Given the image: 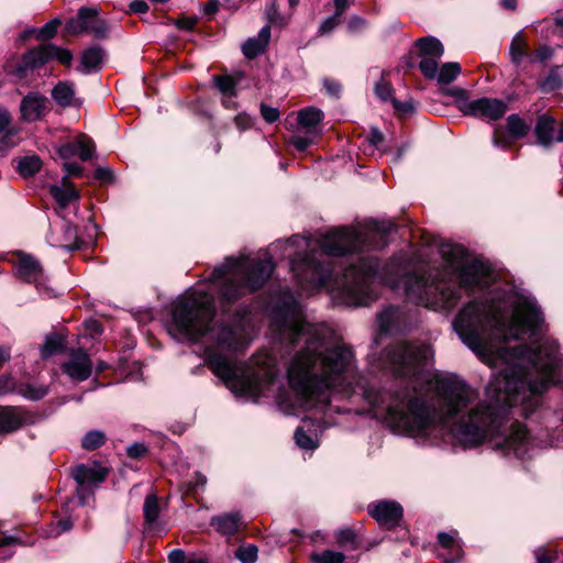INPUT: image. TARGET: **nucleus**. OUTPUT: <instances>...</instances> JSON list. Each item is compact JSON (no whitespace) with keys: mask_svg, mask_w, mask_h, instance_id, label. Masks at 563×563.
<instances>
[{"mask_svg":"<svg viewBox=\"0 0 563 563\" xmlns=\"http://www.w3.org/2000/svg\"><path fill=\"white\" fill-rule=\"evenodd\" d=\"M335 541L339 547L347 550H356L360 547L356 533L351 528L340 529L335 532Z\"/></svg>","mask_w":563,"mask_h":563,"instance_id":"nucleus-29","label":"nucleus"},{"mask_svg":"<svg viewBox=\"0 0 563 563\" xmlns=\"http://www.w3.org/2000/svg\"><path fill=\"white\" fill-rule=\"evenodd\" d=\"M64 169L66 172V175L63 177V184L64 185H67L68 183V177L69 176H82L84 174V168L81 165H79L78 163H75V162H65L64 163Z\"/></svg>","mask_w":563,"mask_h":563,"instance_id":"nucleus-51","label":"nucleus"},{"mask_svg":"<svg viewBox=\"0 0 563 563\" xmlns=\"http://www.w3.org/2000/svg\"><path fill=\"white\" fill-rule=\"evenodd\" d=\"M234 123L236 124L238 129L241 131H245L251 128L252 125V119L246 113H239L234 118Z\"/></svg>","mask_w":563,"mask_h":563,"instance_id":"nucleus-58","label":"nucleus"},{"mask_svg":"<svg viewBox=\"0 0 563 563\" xmlns=\"http://www.w3.org/2000/svg\"><path fill=\"white\" fill-rule=\"evenodd\" d=\"M32 421L31 413L20 407H0V434L13 432Z\"/></svg>","mask_w":563,"mask_h":563,"instance_id":"nucleus-14","label":"nucleus"},{"mask_svg":"<svg viewBox=\"0 0 563 563\" xmlns=\"http://www.w3.org/2000/svg\"><path fill=\"white\" fill-rule=\"evenodd\" d=\"M386 353L395 373L402 377L415 376L433 356L431 345L427 343L400 342L389 346Z\"/></svg>","mask_w":563,"mask_h":563,"instance_id":"nucleus-4","label":"nucleus"},{"mask_svg":"<svg viewBox=\"0 0 563 563\" xmlns=\"http://www.w3.org/2000/svg\"><path fill=\"white\" fill-rule=\"evenodd\" d=\"M169 563H186V554L181 549H174L168 554Z\"/></svg>","mask_w":563,"mask_h":563,"instance_id":"nucleus-62","label":"nucleus"},{"mask_svg":"<svg viewBox=\"0 0 563 563\" xmlns=\"http://www.w3.org/2000/svg\"><path fill=\"white\" fill-rule=\"evenodd\" d=\"M395 229L390 221H372L366 228H332L317 240L294 234L278 246H305L290 256L297 284L306 291L327 287L334 275V257L345 256L341 295L351 307L368 306L378 297L376 279L406 300L429 310L449 313L462 299V289L478 287L481 297L465 303L452 321L463 344L478 357L499 360L504 367L486 387L487 399L465 380L445 377L437 383V400L430 404L408 383L380 390L372 400L387 424L396 432L423 434L437 422L445 426L462 448H477L488 441L492 448H536L521 423L500 429L512 407L530 418L541 406L542 395L555 379L559 343L538 339L544 330V316L536 298L511 286L495 282L490 265L474 258L457 268L459 284L443 271L415 267L406 252L394 254L383 267L369 253L389 243Z\"/></svg>","mask_w":563,"mask_h":563,"instance_id":"nucleus-1","label":"nucleus"},{"mask_svg":"<svg viewBox=\"0 0 563 563\" xmlns=\"http://www.w3.org/2000/svg\"><path fill=\"white\" fill-rule=\"evenodd\" d=\"M368 22L366 19H364L363 16L361 15H352L350 16L349 21H347V31L352 34H355V33H358V32H362L363 30L366 29Z\"/></svg>","mask_w":563,"mask_h":563,"instance_id":"nucleus-49","label":"nucleus"},{"mask_svg":"<svg viewBox=\"0 0 563 563\" xmlns=\"http://www.w3.org/2000/svg\"><path fill=\"white\" fill-rule=\"evenodd\" d=\"M322 85L329 96L333 98L340 97L342 86L338 80L325 77L322 79Z\"/></svg>","mask_w":563,"mask_h":563,"instance_id":"nucleus-52","label":"nucleus"},{"mask_svg":"<svg viewBox=\"0 0 563 563\" xmlns=\"http://www.w3.org/2000/svg\"><path fill=\"white\" fill-rule=\"evenodd\" d=\"M216 87L225 96L234 97L235 93V81L230 76H214L213 77Z\"/></svg>","mask_w":563,"mask_h":563,"instance_id":"nucleus-43","label":"nucleus"},{"mask_svg":"<svg viewBox=\"0 0 563 563\" xmlns=\"http://www.w3.org/2000/svg\"><path fill=\"white\" fill-rule=\"evenodd\" d=\"M15 274L23 282L34 284L40 294L47 290L43 282L44 273L42 265L34 256L18 252Z\"/></svg>","mask_w":563,"mask_h":563,"instance_id":"nucleus-9","label":"nucleus"},{"mask_svg":"<svg viewBox=\"0 0 563 563\" xmlns=\"http://www.w3.org/2000/svg\"><path fill=\"white\" fill-rule=\"evenodd\" d=\"M324 118L321 109L316 107H306L298 111L297 121L300 128L312 133L320 134L319 124Z\"/></svg>","mask_w":563,"mask_h":563,"instance_id":"nucleus-21","label":"nucleus"},{"mask_svg":"<svg viewBox=\"0 0 563 563\" xmlns=\"http://www.w3.org/2000/svg\"><path fill=\"white\" fill-rule=\"evenodd\" d=\"M260 112L264 121L267 123H275L280 117L278 108L267 106L266 103H261Z\"/></svg>","mask_w":563,"mask_h":563,"instance_id":"nucleus-47","label":"nucleus"},{"mask_svg":"<svg viewBox=\"0 0 563 563\" xmlns=\"http://www.w3.org/2000/svg\"><path fill=\"white\" fill-rule=\"evenodd\" d=\"M143 515L147 525L151 526L156 522L159 515V505L155 495H150L145 498L143 505Z\"/></svg>","mask_w":563,"mask_h":563,"instance_id":"nucleus-34","label":"nucleus"},{"mask_svg":"<svg viewBox=\"0 0 563 563\" xmlns=\"http://www.w3.org/2000/svg\"><path fill=\"white\" fill-rule=\"evenodd\" d=\"M368 512L382 526L394 528L402 518V507L395 500H380L368 505Z\"/></svg>","mask_w":563,"mask_h":563,"instance_id":"nucleus-11","label":"nucleus"},{"mask_svg":"<svg viewBox=\"0 0 563 563\" xmlns=\"http://www.w3.org/2000/svg\"><path fill=\"white\" fill-rule=\"evenodd\" d=\"M507 109L508 106L504 100L487 97L474 99L470 102H463V104H460V110L464 114L490 121H496L503 118Z\"/></svg>","mask_w":563,"mask_h":563,"instance_id":"nucleus-7","label":"nucleus"},{"mask_svg":"<svg viewBox=\"0 0 563 563\" xmlns=\"http://www.w3.org/2000/svg\"><path fill=\"white\" fill-rule=\"evenodd\" d=\"M16 544H22V541L18 537L4 536L0 539V562L13 556L14 551L12 547Z\"/></svg>","mask_w":563,"mask_h":563,"instance_id":"nucleus-40","label":"nucleus"},{"mask_svg":"<svg viewBox=\"0 0 563 563\" xmlns=\"http://www.w3.org/2000/svg\"><path fill=\"white\" fill-rule=\"evenodd\" d=\"M394 88L388 81L379 80L375 84V95L384 102L391 101Z\"/></svg>","mask_w":563,"mask_h":563,"instance_id":"nucleus-45","label":"nucleus"},{"mask_svg":"<svg viewBox=\"0 0 563 563\" xmlns=\"http://www.w3.org/2000/svg\"><path fill=\"white\" fill-rule=\"evenodd\" d=\"M391 103L397 111L402 113H411L415 110L413 103L411 100L408 101H399L395 98L391 99Z\"/></svg>","mask_w":563,"mask_h":563,"instance_id":"nucleus-57","label":"nucleus"},{"mask_svg":"<svg viewBox=\"0 0 563 563\" xmlns=\"http://www.w3.org/2000/svg\"><path fill=\"white\" fill-rule=\"evenodd\" d=\"M416 45L421 57L441 58L444 54L443 44L433 36L421 37Z\"/></svg>","mask_w":563,"mask_h":563,"instance_id":"nucleus-22","label":"nucleus"},{"mask_svg":"<svg viewBox=\"0 0 563 563\" xmlns=\"http://www.w3.org/2000/svg\"><path fill=\"white\" fill-rule=\"evenodd\" d=\"M446 95L455 98L457 101L461 102V104H463V102L471 101L467 98V91L460 87H453V88L448 89Z\"/></svg>","mask_w":563,"mask_h":563,"instance_id":"nucleus-55","label":"nucleus"},{"mask_svg":"<svg viewBox=\"0 0 563 563\" xmlns=\"http://www.w3.org/2000/svg\"><path fill=\"white\" fill-rule=\"evenodd\" d=\"M510 59L512 64L519 66L525 58H528L527 43L521 33H517L511 40L509 47Z\"/></svg>","mask_w":563,"mask_h":563,"instance_id":"nucleus-26","label":"nucleus"},{"mask_svg":"<svg viewBox=\"0 0 563 563\" xmlns=\"http://www.w3.org/2000/svg\"><path fill=\"white\" fill-rule=\"evenodd\" d=\"M313 563H344L345 555L342 552L324 550L311 555Z\"/></svg>","mask_w":563,"mask_h":563,"instance_id":"nucleus-38","label":"nucleus"},{"mask_svg":"<svg viewBox=\"0 0 563 563\" xmlns=\"http://www.w3.org/2000/svg\"><path fill=\"white\" fill-rule=\"evenodd\" d=\"M93 152L95 144L86 135L77 137L76 140L62 144L57 147V153L64 161L78 156L82 162H87L93 156Z\"/></svg>","mask_w":563,"mask_h":563,"instance_id":"nucleus-15","label":"nucleus"},{"mask_svg":"<svg viewBox=\"0 0 563 563\" xmlns=\"http://www.w3.org/2000/svg\"><path fill=\"white\" fill-rule=\"evenodd\" d=\"M257 547L254 544L241 545L235 551V558L241 563H255L257 560Z\"/></svg>","mask_w":563,"mask_h":563,"instance_id":"nucleus-42","label":"nucleus"},{"mask_svg":"<svg viewBox=\"0 0 563 563\" xmlns=\"http://www.w3.org/2000/svg\"><path fill=\"white\" fill-rule=\"evenodd\" d=\"M108 470L97 462L92 465L78 464L71 471L76 482V495L80 506H85L95 494V489L106 481Z\"/></svg>","mask_w":563,"mask_h":563,"instance_id":"nucleus-6","label":"nucleus"},{"mask_svg":"<svg viewBox=\"0 0 563 563\" xmlns=\"http://www.w3.org/2000/svg\"><path fill=\"white\" fill-rule=\"evenodd\" d=\"M319 133H312L311 131H305L303 134L296 133L291 136L290 143L299 152H305L309 146L312 145Z\"/></svg>","mask_w":563,"mask_h":563,"instance_id":"nucleus-37","label":"nucleus"},{"mask_svg":"<svg viewBox=\"0 0 563 563\" xmlns=\"http://www.w3.org/2000/svg\"><path fill=\"white\" fill-rule=\"evenodd\" d=\"M269 258L228 256L209 276L210 286H199L172 308L167 332L178 342L201 344L212 373L221 378L235 397L256 400L261 383L243 362H234L213 351L238 352L245 346L250 306L241 298L261 289L271 278Z\"/></svg>","mask_w":563,"mask_h":563,"instance_id":"nucleus-2","label":"nucleus"},{"mask_svg":"<svg viewBox=\"0 0 563 563\" xmlns=\"http://www.w3.org/2000/svg\"><path fill=\"white\" fill-rule=\"evenodd\" d=\"M89 32H92L97 38H106L109 35V25L104 20L95 18Z\"/></svg>","mask_w":563,"mask_h":563,"instance_id":"nucleus-48","label":"nucleus"},{"mask_svg":"<svg viewBox=\"0 0 563 563\" xmlns=\"http://www.w3.org/2000/svg\"><path fill=\"white\" fill-rule=\"evenodd\" d=\"M367 141L374 147L379 148V146L382 145V143L384 141V134L380 132V130L378 128L373 126V128H371V130L368 132Z\"/></svg>","mask_w":563,"mask_h":563,"instance_id":"nucleus-54","label":"nucleus"},{"mask_svg":"<svg viewBox=\"0 0 563 563\" xmlns=\"http://www.w3.org/2000/svg\"><path fill=\"white\" fill-rule=\"evenodd\" d=\"M62 369L70 379L84 382L91 375L92 362L82 349L73 350L69 360L63 364Z\"/></svg>","mask_w":563,"mask_h":563,"instance_id":"nucleus-10","label":"nucleus"},{"mask_svg":"<svg viewBox=\"0 0 563 563\" xmlns=\"http://www.w3.org/2000/svg\"><path fill=\"white\" fill-rule=\"evenodd\" d=\"M241 525L242 516L240 512H225L213 516L210 519V526L213 527L217 532L225 537L235 534Z\"/></svg>","mask_w":563,"mask_h":563,"instance_id":"nucleus-17","label":"nucleus"},{"mask_svg":"<svg viewBox=\"0 0 563 563\" xmlns=\"http://www.w3.org/2000/svg\"><path fill=\"white\" fill-rule=\"evenodd\" d=\"M16 389V382L11 374L0 376V396L12 393Z\"/></svg>","mask_w":563,"mask_h":563,"instance_id":"nucleus-50","label":"nucleus"},{"mask_svg":"<svg viewBox=\"0 0 563 563\" xmlns=\"http://www.w3.org/2000/svg\"><path fill=\"white\" fill-rule=\"evenodd\" d=\"M58 228L60 235L55 236L53 228H51L49 234L46 236L47 242L54 247L65 249L67 251H75L80 247L78 241V230L70 221L66 220L65 216L60 217Z\"/></svg>","mask_w":563,"mask_h":563,"instance_id":"nucleus-13","label":"nucleus"},{"mask_svg":"<svg viewBox=\"0 0 563 563\" xmlns=\"http://www.w3.org/2000/svg\"><path fill=\"white\" fill-rule=\"evenodd\" d=\"M106 52L102 47L93 45L85 49L80 57L81 73L89 75L101 68Z\"/></svg>","mask_w":563,"mask_h":563,"instance_id":"nucleus-19","label":"nucleus"},{"mask_svg":"<svg viewBox=\"0 0 563 563\" xmlns=\"http://www.w3.org/2000/svg\"><path fill=\"white\" fill-rule=\"evenodd\" d=\"M537 563H553L555 558L550 556L547 550L542 547L537 548L533 551Z\"/></svg>","mask_w":563,"mask_h":563,"instance_id":"nucleus-61","label":"nucleus"},{"mask_svg":"<svg viewBox=\"0 0 563 563\" xmlns=\"http://www.w3.org/2000/svg\"><path fill=\"white\" fill-rule=\"evenodd\" d=\"M507 128L509 134L515 139H521L528 134L529 126L518 114H510L507 118Z\"/></svg>","mask_w":563,"mask_h":563,"instance_id":"nucleus-33","label":"nucleus"},{"mask_svg":"<svg viewBox=\"0 0 563 563\" xmlns=\"http://www.w3.org/2000/svg\"><path fill=\"white\" fill-rule=\"evenodd\" d=\"M51 96L53 100L60 107L66 108L73 106V100L75 97L74 84L69 81H59L52 89Z\"/></svg>","mask_w":563,"mask_h":563,"instance_id":"nucleus-23","label":"nucleus"},{"mask_svg":"<svg viewBox=\"0 0 563 563\" xmlns=\"http://www.w3.org/2000/svg\"><path fill=\"white\" fill-rule=\"evenodd\" d=\"M294 438L296 444L303 450H314L319 445L318 440L308 434L302 427H298L295 430Z\"/></svg>","mask_w":563,"mask_h":563,"instance_id":"nucleus-39","label":"nucleus"},{"mask_svg":"<svg viewBox=\"0 0 563 563\" xmlns=\"http://www.w3.org/2000/svg\"><path fill=\"white\" fill-rule=\"evenodd\" d=\"M377 324L380 333L396 334L407 331L411 327V319L405 308L390 305L377 316Z\"/></svg>","mask_w":563,"mask_h":563,"instance_id":"nucleus-8","label":"nucleus"},{"mask_svg":"<svg viewBox=\"0 0 563 563\" xmlns=\"http://www.w3.org/2000/svg\"><path fill=\"white\" fill-rule=\"evenodd\" d=\"M130 10L133 13H146L148 11V4L144 0H134L130 3Z\"/></svg>","mask_w":563,"mask_h":563,"instance_id":"nucleus-63","label":"nucleus"},{"mask_svg":"<svg viewBox=\"0 0 563 563\" xmlns=\"http://www.w3.org/2000/svg\"><path fill=\"white\" fill-rule=\"evenodd\" d=\"M198 19L196 16H186L176 21V26L181 30L191 31L196 26Z\"/></svg>","mask_w":563,"mask_h":563,"instance_id":"nucleus-56","label":"nucleus"},{"mask_svg":"<svg viewBox=\"0 0 563 563\" xmlns=\"http://www.w3.org/2000/svg\"><path fill=\"white\" fill-rule=\"evenodd\" d=\"M49 194L56 202L55 210L58 217L65 216V210L71 205H76L79 199V192L75 188L67 187L64 184L63 186H51Z\"/></svg>","mask_w":563,"mask_h":563,"instance_id":"nucleus-16","label":"nucleus"},{"mask_svg":"<svg viewBox=\"0 0 563 563\" xmlns=\"http://www.w3.org/2000/svg\"><path fill=\"white\" fill-rule=\"evenodd\" d=\"M90 13V7H82L78 10L77 16L71 18L67 21L65 25V31L70 35H79L85 33V26L80 24V21L84 20Z\"/></svg>","mask_w":563,"mask_h":563,"instance_id":"nucleus-35","label":"nucleus"},{"mask_svg":"<svg viewBox=\"0 0 563 563\" xmlns=\"http://www.w3.org/2000/svg\"><path fill=\"white\" fill-rule=\"evenodd\" d=\"M12 118L9 110L2 106H0V133L7 131L9 125L11 124Z\"/></svg>","mask_w":563,"mask_h":563,"instance_id":"nucleus-60","label":"nucleus"},{"mask_svg":"<svg viewBox=\"0 0 563 563\" xmlns=\"http://www.w3.org/2000/svg\"><path fill=\"white\" fill-rule=\"evenodd\" d=\"M48 99L37 92H29L20 103L21 119L24 122H36L42 120L47 113Z\"/></svg>","mask_w":563,"mask_h":563,"instance_id":"nucleus-12","label":"nucleus"},{"mask_svg":"<svg viewBox=\"0 0 563 563\" xmlns=\"http://www.w3.org/2000/svg\"><path fill=\"white\" fill-rule=\"evenodd\" d=\"M60 23L62 21L58 18L48 21L41 29L37 30L36 37L38 40L52 38L56 34L57 27L60 25Z\"/></svg>","mask_w":563,"mask_h":563,"instance_id":"nucleus-44","label":"nucleus"},{"mask_svg":"<svg viewBox=\"0 0 563 563\" xmlns=\"http://www.w3.org/2000/svg\"><path fill=\"white\" fill-rule=\"evenodd\" d=\"M95 178L99 181L109 183L113 179L112 169L108 167H98L95 172Z\"/></svg>","mask_w":563,"mask_h":563,"instance_id":"nucleus-59","label":"nucleus"},{"mask_svg":"<svg viewBox=\"0 0 563 563\" xmlns=\"http://www.w3.org/2000/svg\"><path fill=\"white\" fill-rule=\"evenodd\" d=\"M269 332L274 342L288 352L296 351L287 367L290 396L278 398L279 407L287 413L295 409L324 412L334 395L371 398L352 347L335 344L323 349V336L306 320L291 292H283L272 306Z\"/></svg>","mask_w":563,"mask_h":563,"instance_id":"nucleus-3","label":"nucleus"},{"mask_svg":"<svg viewBox=\"0 0 563 563\" xmlns=\"http://www.w3.org/2000/svg\"><path fill=\"white\" fill-rule=\"evenodd\" d=\"M554 126L555 120L553 117L548 114H541L538 117L534 126V134L539 145L549 147L553 143Z\"/></svg>","mask_w":563,"mask_h":563,"instance_id":"nucleus-20","label":"nucleus"},{"mask_svg":"<svg viewBox=\"0 0 563 563\" xmlns=\"http://www.w3.org/2000/svg\"><path fill=\"white\" fill-rule=\"evenodd\" d=\"M42 167V161L38 156H25L18 163V170L23 177L32 176L36 174Z\"/></svg>","mask_w":563,"mask_h":563,"instance_id":"nucleus-31","label":"nucleus"},{"mask_svg":"<svg viewBox=\"0 0 563 563\" xmlns=\"http://www.w3.org/2000/svg\"><path fill=\"white\" fill-rule=\"evenodd\" d=\"M147 452V448L142 442H135L126 448V455L131 459H139Z\"/></svg>","mask_w":563,"mask_h":563,"instance_id":"nucleus-53","label":"nucleus"},{"mask_svg":"<svg viewBox=\"0 0 563 563\" xmlns=\"http://www.w3.org/2000/svg\"><path fill=\"white\" fill-rule=\"evenodd\" d=\"M439 58L422 57L418 67L427 79H435L439 71Z\"/></svg>","mask_w":563,"mask_h":563,"instance_id":"nucleus-41","label":"nucleus"},{"mask_svg":"<svg viewBox=\"0 0 563 563\" xmlns=\"http://www.w3.org/2000/svg\"><path fill=\"white\" fill-rule=\"evenodd\" d=\"M19 393L30 400H41L48 394V387L44 385L25 384L20 387Z\"/></svg>","mask_w":563,"mask_h":563,"instance_id":"nucleus-36","label":"nucleus"},{"mask_svg":"<svg viewBox=\"0 0 563 563\" xmlns=\"http://www.w3.org/2000/svg\"><path fill=\"white\" fill-rule=\"evenodd\" d=\"M562 67L563 65L553 66L545 78L538 80V87L542 92H553L563 87Z\"/></svg>","mask_w":563,"mask_h":563,"instance_id":"nucleus-24","label":"nucleus"},{"mask_svg":"<svg viewBox=\"0 0 563 563\" xmlns=\"http://www.w3.org/2000/svg\"><path fill=\"white\" fill-rule=\"evenodd\" d=\"M437 539L439 544L445 549H449L453 555L462 556V543L459 539L457 531L453 530L451 532H439Z\"/></svg>","mask_w":563,"mask_h":563,"instance_id":"nucleus-27","label":"nucleus"},{"mask_svg":"<svg viewBox=\"0 0 563 563\" xmlns=\"http://www.w3.org/2000/svg\"><path fill=\"white\" fill-rule=\"evenodd\" d=\"M271 40V25L266 24L264 25L256 36L250 37L243 45H242V52L243 55L249 58L253 59L257 57L258 55L263 54L266 49V47L269 44Z\"/></svg>","mask_w":563,"mask_h":563,"instance_id":"nucleus-18","label":"nucleus"},{"mask_svg":"<svg viewBox=\"0 0 563 563\" xmlns=\"http://www.w3.org/2000/svg\"><path fill=\"white\" fill-rule=\"evenodd\" d=\"M65 349L66 342L64 336L58 333H49L45 336L40 351L43 358H48L55 354L64 352Z\"/></svg>","mask_w":563,"mask_h":563,"instance_id":"nucleus-25","label":"nucleus"},{"mask_svg":"<svg viewBox=\"0 0 563 563\" xmlns=\"http://www.w3.org/2000/svg\"><path fill=\"white\" fill-rule=\"evenodd\" d=\"M341 18L339 14H332L324 19L319 27H318V35L322 36L325 34H330L339 24H340Z\"/></svg>","mask_w":563,"mask_h":563,"instance_id":"nucleus-46","label":"nucleus"},{"mask_svg":"<svg viewBox=\"0 0 563 563\" xmlns=\"http://www.w3.org/2000/svg\"><path fill=\"white\" fill-rule=\"evenodd\" d=\"M461 65L455 62L444 63L441 68H439L437 81L441 85H449L453 82L456 77L461 74Z\"/></svg>","mask_w":563,"mask_h":563,"instance_id":"nucleus-28","label":"nucleus"},{"mask_svg":"<svg viewBox=\"0 0 563 563\" xmlns=\"http://www.w3.org/2000/svg\"><path fill=\"white\" fill-rule=\"evenodd\" d=\"M265 15L269 24L276 26H286L289 23V19L280 13L276 0H271L265 7Z\"/></svg>","mask_w":563,"mask_h":563,"instance_id":"nucleus-32","label":"nucleus"},{"mask_svg":"<svg viewBox=\"0 0 563 563\" xmlns=\"http://www.w3.org/2000/svg\"><path fill=\"white\" fill-rule=\"evenodd\" d=\"M49 59H57L64 65H70L73 54L69 49L62 48L52 43L42 44L24 53L21 62L14 67L7 64L4 69L8 74L23 79L34 69L44 66Z\"/></svg>","mask_w":563,"mask_h":563,"instance_id":"nucleus-5","label":"nucleus"},{"mask_svg":"<svg viewBox=\"0 0 563 563\" xmlns=\"http://www.w3.org/2000/svg\"><path fill=\"white\" fill-rule=\"evenodd\" d=\"M553 55V51L551 47L543 45L536 52V59L539 62H545L547 59L551 58Z\"/></svg>","mask_w":563,"mask_h":563,"instance_id":"nucleus-64","label":"nucleus"},{"mask_svg":"<svg viewBox=\"0 0 563 563\" xmlns=\"http://www.w3.org/2000/svg\"><path fill=\"white\" fill-rule=\"evenodd\" d=\"M107 441L104 432L101 430H90L81 439V446L87 451H93L101 448Z\"/></svg>","mask_w":563,"mask_h":563,"instance_id":"nucleus-30","label":"nucleus"}]
</instances>
